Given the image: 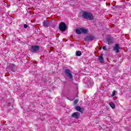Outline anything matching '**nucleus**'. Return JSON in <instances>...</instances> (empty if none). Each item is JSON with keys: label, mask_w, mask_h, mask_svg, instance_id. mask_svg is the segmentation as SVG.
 I'll return each mask as SVG.
<instances>
[{"label": "nucleus", "mask_w": 131, "mask_h": 131, "mask_svg": "<svg viewBox=\"0 0 131 131\" xmlns=\"http://www.w3.org/2000/svg\"><path fill=\"white\" fill-rule=\"evenodd\" d=\"M82 17L84 19H88V20H93L94 19V16L91 13L88 12L83 13Z\"/></svg>", "instance_id": "1"}, {"label": "nucleus", "mask_w": 131, "mask_h": 131, "mask_svg": "<svg viewBox=\"0 0 131 131\" xmlns=\"http://www.w3.org/2000/svg\"><path fill=\"white\" fill-rule=\"evenodd\" d=\"M88 32L89 29L84 28H80L76 30V32L77 33V34H81V33L86 34V33H88Z\"/></svg>", "instance_id": "2"}, {"label": "nucleus", "mask_w": 131, "mask_h": 131, "mask_svg": "<svg viewBox=\"0 0 131 131\" xmlns=\"http://www.w3.org/2000/svg\"><path fill=\"white\" fill-rule=\"evenodd\" d=\"M59 29L62 32L66 31V29H67V26L66 25V24L64 22L60 23L59 25Z\"/></svg>", "instance_id": "3"}, {"label": "nucleus", "mask_w": 131, "mask_h": 131, "mask_svg": "<svg viewBox=\"0 0 131 131\" xmlns=\"http://www.w3.org/2000/svg\"><path fill=\"white\" fill-rule=\"evenodd\" d=\"M64 73L66 74V76L68 77L70 79H72L73 78V76H72V73L71 71L69 69H66L64 71Z\"/></svg>", "instance_id": "4"}, {"label": "nucleus", "mask_w": 131, "mask_h": 131, "mask_svg": "<svg viewBox=\"0 0 131 131\" xmlns=\"http://www.w3.org/2000/svg\"><path fill=\"white\" fill-rule=\"evenodd\" d=\"M39 50V46H33L31 47L30 51L32 53H35V52H37V51H38Z\"/></svg>", "instance_id": "5"}, {"label": "nucleus", "mask_w": 131, "mask_h": 131, "mask_svg": "<svg viewBox=\"0 0 131 131\" xmlns=\"http://www.w3.org/2000/svg\"><path fill=\"white\" fill-rule=\"evenodd\" d=\"M50 25L51 24L49 21L45 20L43 22V26H44V27H46L47 28H48V27H50Z\"/></svg>", "instance_id": "6"}, {"label": "nucleus", "mask_w": 131, "mask_h": 131, "mask_svg": "<svg viewBox=\"0 0 131 131\" xmlns=\"http://www.w3.org/2000/svg\"><path fill=\"white\" fill-rule=\"evenodd\" d=\"M80 116V114H79L78 112H75L72 115V117L74 118H79V117Z\"/></svg>", "instance_id": "7"}, {"label": "nucleus", "mask_w": 131, "mask_h": 131, "mask_svg": "<svg viewBox=\"0 0 131 131\" xmlns=\"http://www.w3.org/2000/svg\"><path fill=\"white\" fill-rule=\"evenodd\" d=\"M114 51L116 53H119V45L118 44L115 45V46L114 47Z\"/></svg>", "instance_id": "8"}, {"label": "nucleus", "mask_w": 131, "mask_h": 131, "mask_svg": "<svg viewBox=\"0 0 131 131\" xmlns=\"http://www.w3.org/2000/svg\"><path fill=\"white\" fill-rule=\"evenodd\" d=\"M98 60L101 64L104 63V59H103V54H101L100 56L99 57Z\"/></svg>", "instance_id": "9"}, {"label": "nucleus", "mask_w": 131, "mask_h": 131, "mask_svg": "<svg viewBox=\"0 0 131 131\" xmlns=\"http://www.w3.org/2000/svg\"><path fill=\"white\" fill-rule=\"evenodd\" d=\"M106 42L108 45H111V43H113V40L112 38H108L106 39Z\"/></svg>", "instance_id": "10"}, {"label": "nucleus", "mask_w": 131, "mask_h": 131, "mask_svg": "<svg viewBox=\"0 0 131 131\" xmlns=\"http://www.w3.org/2000/svg\"><path fill=\"white\" fill-rule=\"evenodd\" d=\"M76 110H77V111H79V112H81V113L83 112V110H82L80 106H76Z\"/></svg>", "instance_id": "11"}, {"label": "nucleus", "mask_w": 131, "mask_h": 131, "mask_svg": "<svg viewBox=\"0 0 131 131\" xmlns=\"http://www.w3.org/2000/svg\"><path fill=\"white\" fill-rule=\"evenodd\" d=\"M110 106L112 108V109H114L115 108V105H114V103L112 102H110L109 103Z\"/></svg>", "instance_id": "12"}, {"label": "nucleus", "mask_w": 131, "mask_h": 131, "mask_svg": "<svg viewBox=\"0 0 131 131\" xmlns=\"http://www.w3.org/2000/svg\"><path fill=\"white\" fill-rule=\"evenodd\" d=\"M94 38H95L94 36H89L87 37V39L88 40H93V39H94Z\"/></svg>", "instance_id": "13"}, {"label": "nucleus", "mask_w": 131, "mask_h": 131, "mask_svg": "<svg viewBox=\"0 0 131 131\" xmlns=\"http://www.w3.org/2000/svg\"><path fill=\"white\" fill-rule=\"evenodd\" d=\"M76 55L78 56H81V51H76Z\"/></svg>", "instance_id": "14"}, {"label": "nucleus", "mask_w": 131, "mask_h": 131, "mask_svg": "<svg viewBox=\"0 0 131 131\" xmlns=\"http://www.w3.org/2000/svg\"><path fill=\"white\" fill-rule=\"evenodd\" d=\"M103 50H104V51H107V47H106V46H103L102 47Z\"/></svg>", "instance_id": "15"}, {"label": "nucleus", "mask_w": 131, "mask_h": 131, "mask_svg": "<svg viewBox=\"0 0 131 131\" xmlns=\"http://www.w3.org/2000/svg\"><path fill=\"white\" fill-rule=\"evenodd\" d=\"M114 96H115V91H114L112 92V97H114Z\"/></svg>", "instance_id": "16"}, {"label": "nucleus", "mask_w": 131, "mask_h": 131, "mask_svg": "<svg viewBox=\"0 0 131 131\" xmlns=\"http://www.w3.org/2000/svg\"><path fill=\"white\" fill-rule=\"evenodd\" d=\"M78 102V100L77 99L75 100L74 101V104H77Z\"/></svg>", "instance_id": "17"}, {"label": "nucleus", "mask_w": 131, "mask_h": 131, "mask_svg": "<svg viewBox=\"0 0 131 131\" xmlns=\"http://www.w3.org/2000/svg\"><path fill=\"white\" fill-rule=\"evenodd\" d=\"M11 67H13V68H15V67H16V66H15V64H11Z\"/></svg>", "instance_id": "18"}, {"label": "nucleus", "mask_w": 131, "mask_h": 131, "mask_svg": "<svg viewBox=\"0 0 131 131\" xmlns=\"http://www.w3.org/2000/svg\"><path fill=\"white\" fill-rule=\"evenodd\" d=\"M24 28H27V27H28V26L27 25H26V24H25L24 25Z\"/></svg>", "instance_id": "19"}, {"label": "nucleus", "mask_w": 131, "mask_h": 131, "mask_svg": "<svg viewBox=\"0 0 131 131\" xmlns=\"http://www.w3.org/2000/svg\"><path fill=\"white\" fill-rule=\"evenodd\" d=\"M69 100H70V101H73V100H74V98H71V99H69L68 98Z\"/></svg>", "instance_id": "20"}, {"label": "nucleus", "mask_w": 131, "mask_h": 131, "mask_svg": "<svg viewBox=\"0 0 131 131\" xmlns=\"http://www.w3.org/2000/svg\"><path fill=\"white\" fill-rule=\"evenodd\" d=\"M93 84H94V82H92L91 85H93Z\"/></svg>", "instance_id": "21"}, {"label": "nucleus", "mask_w": 131, "mask_h": 131, "mask_svg": "<svg viewBox=\"0 0 131 131\" xmlns=\"http://www.w3.org/2000/svg\"><path fill=\"white\" fill-rule=\"evenodd\" d=\"M12 71H13V72H15V71L14 70H12Z\"/></svg>", "instance_id": "22"}]
</instances>
